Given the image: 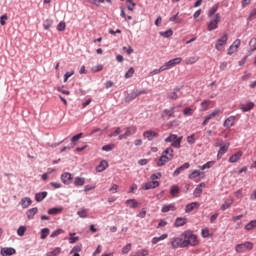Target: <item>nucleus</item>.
I'll return each mask as SVG.
<instances>
[{
    "label": "nucleus",
    "mask_w": 256,
    "mask_h": 256,
    "mask_svg": "<svg viewBox=\"0 0 256 256\" xmlns=\"http://www.w3.org/2000/svg\"><path fill=\"white\" fill-rule=\"evenodd\" d=\"M131 251V243L127 244L122 248V255H127Z\"/></svg>",
    "instance_id": "obj_55"
},
{
    "label": "nucleus",
    "mask_w": 256,
    "mask_h": 256,
    "mask_svg": "<svg viewBox=\"0 0 256 256\" xmlns=\"http://www.w3.org/2000/svg\"><path fill=\"white\" fill-rule=\"evenodd\" d=\"M209 103H211V100H204L201 103V109L202 111H208L209 110Z\"/></svg>",
    "instance_id": "obj_44"
},
{
    "label": "nucleus",
    "mask_w": 256,
    "mask_h": 256,
    "mask_svg": "<svg viewBox=\"0 0 256 256\" xmlns=\"http://www.w3.org/2000/svg\"><path fill=\"white\" fill-rule=\"evenodd\" d=\"M167 97H168V99H171L172 101H176V99H179L177 92H170V93H168Z\"/></svg>",
    "instance_id": "obj_50"
},
{
    "label": "nucleus",
    "mask_w": 256,
    "mask_h": 256,
    "mask_svg": "<svg viewBox=\"0 0 256 256\" xmlns=\"http://www.w3.org/2000/svg\"><path fill=\"white\" fill-rule=\"evenodd\" d=\"M49 235V228H44L41 230V239H47Z\"/></svg>",
    "instance_id": "obj_54"
},
{
    "label": "nucleus",
    "mask_w": 256,
    "mask_h": 256,
    "mask_svg": "<svg viewBox=\"0 0 256 256\" xmlns=\"http://www.w3.org/2000/svg\"><path fill=\"white\" fill-rule=\"evenodd\" d=\"M67 27V25L65 24L64 21L60 22L58 25H57V30L58 31H65V28Z\"/></svg>",
    "instance_id": "obj_61"
},
{
    "label": "nucleus",
    "mask_w": 256,
    "mask_h": 256,
    "mask_svg": "<svg viewBox=\"0 0 256 256\" xmlns=\"http://www.w3.org/2000/svg\"><path fill=\"white\" fill-rule=\"evenodd\" d=\"M202 237L204 238V239H207V237H211V234L209 233V228H204V229H202Z\"/></svg>",
    "instance_id": "obj_57"
},
{
    "label": "nucleus",
    "mask_w": 256,
    "mask_h": 256,
    "mask_svg": "<svg viewBox=\"0 0 256 256\" xmlns=\"http://www.w3.org/2000/svg\"><path fill=\"white\" fill-rule=\"evenodd\" d=\"M203 187H205V182L200 183L193 192L194 197H201V193H203Z\"/></svg>",
    "instance_id": "obj_22"
},
{
    "label": "nucleus",
    "mask_w": 256,
    "mask_h": 256,
    "mask_svg": "<svg viewBox=\"0 0 256 256\" xmlns=\"http://www.w3.org/2000/svg\"><path fill=\"white\" fill-rule=\"evenodd\" d=\"M183 113L186 117H190L191 115H193V109L187 107L184 109Z\"/></svg>",
    "instance_id": "obj_59"
},
{
    "label": "nucleus",
    "mask_w": 256,
    "mask_h": 256,
    "mask_svg": "<svg viewBox=\"0 0 256 256\" xmlns=\"http://www.w3.org/2000/svg\"><path fill=\"white\" fill-rule=\"evenodd\" d=\"M179 15V13H177L176 15L170 17L169 21H172L178 25H181V23H183V19L178 18L177 16Z\"/></svg>",
    "instance_id": "obj_43"
},
{
    "label": "nucleus",
    "mask_w": 256,
    "mask_h": 256,
    "mask_svg": "<svg viewBox=\"0 0 256 256\" xmlns=\"http://www.w3.org/2000/svg\"><path fill=\"white\" fill-rule=\"evenodd\" d=\"M59 253H61V248L56 247L54 250L47 252L46 256H57V255H59Z\"/></svg>",
    "instance_id": "obj_42"
},
{
    "label": "nucleus",
    "mask_w": 256,
    "mask_h": 256,
    "mask_svg": "<svg viewBox=\"0 0 256 256\" xmlns=\"http://www.w3.org/2000/svg\"><path fill=\"white\" fill-rule=\"evenodd\" d=\"M75 187H83L85 185V178L76 177L74 180Z\"/></svg>",
    "instance_id": "obj_32"
},
{
    "label": "nucleus",
    "mask_w": 256,
    "mask_h": 256,
    "mask_svg": "<svg viewBox=\"0 0 256 256\" xmlns=\"http://www.w3.org/2000/svg\"><path fill=\"white\" fill-rule=\"evenodd\" d=\"M181 61H183V58L181 57L171 59L164 64V69L166 71H168V69H173V67H175V65H179Z\"/></svg>",
    "instance_id": "obj_9"
},
{
    "label": "nucleus",
    "mask_w": 256,
    "mask_h": 256,
    "mask_svg": "<svg viewBox=\"0 0 256 256\" xmlns=\"http://www.w3.org/2000/svg\"><path fill=\"white\" fill-rule=\"evenodd\" d=\"M190 164L188 162L184 163L182 166L178 167L174 172H173V176L177 177L179 175H181V171H185V169H189Z\"/></svg>",
    "instance_id": "obj_19"
},
{
    "label": "nucleus",
    "mask_w": 256,
    "mask_h": 256,
    "mask_svg": "<svg viewBox=\"0 0 256 256\" xmlns=\"http://www.w3.org/2000/svg\"><path fill=\"white\" fill-rule=\"evenodd\" d=\"M171 247L172 249H179V247L181 249H184L185 247V244L183 242V237H175L172 239V242H171Z\"/></svg>",
    "instance_id": "obj_8"
},
{
    "label": "nucleus",
    "mask_w": 256,
    "mask_h": 256,
    "mask_svg": "<svg viewBox=\"0 0 256 256\" xmlns=\"http://www.w3.org/2000/svg\"><path fill=\"white\" fill-rule=\"evenodd\" d=\"M233 125H235V116L228 117L223 123V127L226 129H231Z\"/></svg>",
    "instance_id": "obj_16"
},
{
    "label": "nucleus",
    "mask_w": 256,
    "mask_h": 256,
    "mask_svg": "<svg viewBox=\"0 0 256 256\" xmlns=\"http://www.w3.org/2000/svg\"><path fill=\"white\" fill-rule=\"evenodd\" d=\"M61 181L64 185H71V181H73V175L69 172H65L61 175Z\"/></svg>",
    "instance_id": "obj_13"
},
{
    "label": "nucleus",
    "mask_w": 256,
    "mask_h": 256,
    "mask_svg": "<svg viewBox=\"0 0 256 256\" xmlns=\"http://www.w3.org/2000/svg\"><path fill=\"white\" fill-rule=\"evenodd\" d=\"M163 115L164 117H168V118L175 117V107H172L170 110L165 109L163 111Z\"/></svg>",
    "instance_id": "obj_31"
},
{
    "label": "nucleus",
    "mask_w": 256,
    "mask_h": 256,
    "mask_svg": "<svg viewBox=\"0 0 256 256\" xmlns=\"http://www.w3.org/2000/svg\"><path fill=\"white\" fill-rule=\"evenodd\" d=\"M243 157V152L242 151H238L237 153H235L234 155H232L229 158V163H237L238 161L241 160V158Z\"/></svg>",
    "instance_id": "obj_18"
},
{
    "label": "nucleus",
    "mask_w": 256,
    "mask_h": 256,
    "mask_svg": "<svg viewBox=\"0 0 256 256\" xmlns=\"http://www.w3.org/2000/svg\"><path fill=\"white\" fill-rule=\"evenodd\" d=\"M81 137H83V133H79V134L73 136L71 138L72 143H77V141H79V139H81Z\"/></svg>",
    "instance_id": "obj_62"
},
{
    "label": "nucleus",
    "mask_w": 256,
    "mask_h": 256,
    "mask_svg": "<svg viewBox=\"0 0 256 256\" xmlns=\"http://www.w3.org/2000/svg\"><path fill=\"white\" fill-rule=\"evenodd\" d=\"M7 19H9V17H7L6 14H4V15H2V16L0 17V24L2 25V27L7 24V23H6Z\"/></svg>",
    "instance_id": "obj_63"
},
{
    "label": "nucleus",
    "mask_w": 256,
    "mask_h": 256,
    "mask_svg": "<svg viewBox=\"0 0 256 256\" xmlns=\"http://www.w3.org/2000/svg\"><path fill=\"white\" fill-rule=\"evenodd\" d=\"M217 11H219V3L214 4L208 10V31H215L219 27V23H221V14L217 13Z\"/></svg>",
    "instance_id": "obj_1"
},
{
    "label": "nucleus",
    "mask_w": 256,
    "mask_h": 256,
    "mask_svg": "<svg viewBox=\"0 0 256 256\" xmlns=\"http://www.w3.org/2000/svg\"><path fill=\"white\" fill-rule=\"evenodd\" d=\"M147 255H149V250L141 249V250H138L135 254H131L130 256H147Z\"/></svg>",
    "instance_id": "obj_40"
},
{
    "label": "nucleus",
    "mask_w": 256,
    "mask_h": 256,
    "mask_svg": "<svg viewBox=\"0 0 256 256\" xmlns=\"http://www.w3.org/2000/svg\"><path fill=\"white\" fill-rule=\"evenodd\" d=\"M199 207H201V204H199V202L189 203L185 207V213H191V211H195V209H199Z\"/></svg>",
    "instance_id": "obj_15"
},
{
    "label": "nucleus",
    "mask_w": 256,
    "mask_h": 256,
    "mask_svg": "<svg viewBox=\"0 0 256 256\" xmlns=\"http://www.w3.org/2000/svg\"><path fill=\"white\" fill-rule=\"evenodd\" d=\"M61 233H65V231H63V229L55 230L54 232H52V234L50 235V237H51V238L58 237V235H61Z\"/></svg>",
    "instance_id": "obj_58"
},
{
    "label": "nucleus",
    "mask_w": 256,
    "mask_h": 256,
    "mask_svg": "<svg viewBox=\"0 0 256 256\" xmlns=\"http://www.w3.org/2000/svg\"><path fill=\"white\" fill-rule=\"evenodd\" d=\"M173 153V148H166L157 160V167H163L166 163H169V161H173V157L175 156Z\"/></svg>",
    "instance_id": "obj_3"
},
{
    "label": "nucleus",
    "mask_w": 256,
    "mask_h": 256,
    "mask_svg": "<svg viewBox=\"0 0 256 256\" xmlns=\"http://www.w3.org/2000/svg\"><path fill=\"white\" fill-rule=\"evenodd\" d=\"M170 193H171L172 197H175V195H177V193H179V186H177V185L172 186L170 189Z\"/></svg>",
    "instance_id": "obj_49"
},
{
    "label": "nucleus",
    "mask_w": 256,
    "mask_h": 256,
    "mask_svg": "<svg viewBox=\"0 0 256 256\" xmlns=\"http://www.w3.org/2000/svg\"><path fill=\"white\" fill-rule=\"evenodd\" d=\"M229 143L224 144L223 146L220 147V150L218 151L217 158L221 159L223 157L224 153H227L229 151Z\"/></svg>",
    "instance_id": "obj_23"
},
{
    "label": "nucleus",
    "mask_w": 256,
    "mask_h": 256,
    "mask_svg": "<svg viewBox=\"0 0 256 256\" xmlns=\"http://www.w3.org/2000/svg\"><path fill=\"white\" fill-rule=\"evenodd\" d=\"M108 167L109 163L106 160H102L100 164L96 167V171L98 173H103V171H105V169H107Z\"/></svg>",
    "instance_id": "obj_21"
},
{
    "label": "nucleus",
    "mask_w": 256,
    "mask_h": 256,
    "mask_svg": "<svg viewBox=\"0 0 256 256\" xmlns=\"http://www.w3.org/2000/svg\"><path fill=\"white\" fill-rule=\"evenodd\" d=\"M137 133V127L136 126H129L126 128V132L122 135H119L118 139L119 141H122V139H127V137H131V135H135Z\"/></svg>",
    "instance_id": "obj_7"
},
{
    "label": "nucleus",
    "mask_w": 256,
    "mask_h": 256,
    "mask_svg": "<svg viewBox=\"0 0 256 256\" xmlns=\"http://www.w3.org/2000/svg\"><path fill=\"white\" fill-rule=\"evenodd\" d=\"M181 141H183V136H177L176 134H170L166 139L165 143H171V147L175 149H181Z\"/></svg>",
    "instance_id": "obj_4"
},
{
    "label": "nucleus",
    "mask_w": 256,
    "mask_h": 256,
    "mask_svg": "<svg viewBox=\"0 0 256 256\" xmlns=\"http://www.w3.org/2000/svg\"><path fill=\"white\" fill-rule=\"evenodd\" d=\"M143 137L148 139V141H153V139H157V137H159V133L153 130H148L143 133Z\"/></svg>",
    "instance_id": "obj_14"
},
{
    "label": "nucleus",
    "mask_w": 256,
    "mask_h": 256,
    "mask_svg": "<svg viewBox=\"0 0 256 256\" xmlns=\"http://www.w3.org/2000/svg\"><path fill=\"white\" fill-rule=\"evenodd\" d=\"M45 197H47V192H40L35 195V200L37 201V203H41V201H43Z\"/></svg>",
    "instance_id": "obj_35"
},
{
    "label": "nucleus",
    "mask_w": 256,
    "mask_h": 256,
    "mask_svg": "<svg viewBox=\"0 0 256 256\" xmlns=\"http://www.w3.org/2000/svg\"><path fill=\"white\" fill-rule=\"evenodd\" d=\"M135 75V69L133 67L129 68V70L125 74L126 79H131Z\"/></svg>",
    "instance_id": "obj_47"
},
{
    "label": "nucleus",
    "mask_w": 256,
    "mask_h": 256,
    "mask_svg": "<svg viewBox=\"0 0 256 256\" xmlns=\"http://www.w3.org/2000/svg\"><path fill=\"white\" fill-rule=\"evenodd\" d=\"M239 47H241V40L236 39L233 44L229 47L227 54L228 55H233V53H237L239 50Z\"/></svg>",
    "instance_id": "obj_10"
},
{
    "label": "nucleus",
    "mask_w": 256,
    "mask_h": 256,
    "mask_svg": "<svg viewBox=\"0 0 256 256\" xmlns=\"http://www.w3.org/2000/svg\"><path fill=\"white\" fill-rule=\"evenodd\" d=\"M31 203L32 201H31V198L29 197L22 198L20 201V205L22 209H27L31 205Z\"/></svg>",
    "instance_id": "obj_25"
},
{
    "label": "nucleus",
    "mask_w": 256,
    "mask_h": 256,
    "mask_svg": "<svg viewBox=\"0 0 256 256\" xmlns=\"http://www.w3.org/2000/svg\"><path fill=\"white\" fill-rule=\"evenodd\" d=\"M73 75H75V71H71V72H66L64 75V83H67V81H69L70 77H73Z\"/></svg>",
    "instance_id": "obj_52"
},
{
    "label": "nucleus",
    "mask_w": 256,
    "mask_h": 256,
    "mask_svg": "<svg viewBox=\"0 0 256 256\" xmlns=\"http://www.w3.org/2000/svg\"><path fill=\"white\" fill-rule=\"evenodd\" d=\"M197 61H199V57L192 56V57L185 60V64L186 65H193L194 63H197Z\"/></svg>",
    "instance_id": "obj_39"
},
{
    "label": "nucleus",
    "mask_w": 256,
    "mask_h": 256,
    "mask_svg": "<svg viewBox=\"0 0 256 256\" xmlns=\"http://www.w3.org/2000/svg\"><path fill=\"white\" fill-rule=\"evenodd\" d=\"M255 227H256V220H252L248 224L245 225L244 229L246 231H253V229H255Z\"/></svg>",
    "instance_id": "obj_36"
},
{
    "label": "nucleus",
    "mask_w": 256,
    "mask_h": 256,
    "mask_svg": "<svg viewBox=\"0 0 256 256\" xmlns=\"http://www.w3.org/2000/svg\"><path fill=\"white\" fill-rule=\"evenodd\" d=\"M161 37L169 38L173 35V30L169 29L164 32H160Z\"/></svg>",
    "instance_id": "obj_48"
},
{
    "label": "nucleus",
    "mask_w": 256,
    "mask_h": 256,
    "mask_svg": "<svg viewBox=\"0 0 256 256\" xmlns=\"http://www.w3.org/2000/svg\"><path fill=\"white\" fill-rule=\"evenodd\" d=\"M82 250H83V245H76L72 248V250L70 251V254L81 253Z\"/></svg>",
    "instance_id": "obj_46"
},
{
    "label": "nucleus",
    "mask_w": 256,
    "mask_h": 256,
    "mask_svg": "<svg viewBox=\"0 0 256 256\" xmlns=\"http://www.w3.org/2000/svg\"><path fill=\"white\" fill-rule=\"evenodd\" d=\"M202 173L199 170H194L191 174L188 175L190 179H197V177H201Z\"/></svg>",
    "instance_id": "obj_41"
},
{
    "label": "nucleus",
    "mask_w": 256,
    "mask_h": 256,
    "mask_svg": "<svg viewBox=\"0 0 256 256\" xmlns=\"http://www.w3.org/2000/svg\"><path fill=\"white\" fill-rule=\"evenodd\" d=\"M36 213H39V209L34 207L26 212L27 219L31 220L35 217Z\"/></svg>",
    "instance_id": "obj_26"
},
{
    "label": "nucleus",
    "mask_w": 256,
    "mask_h": 256,
    "mask_svg": "<svg viewBox=\"0 0 256 256\" xmlns=\"http://www.w3.org/2000/svg\"><path fill=\"white\" fill-rule=\"evenodd\" d=\"M92 73H99V71H103V65L98 64L97 66L92 67Z\"/></svg>",
    "instance_id": "obj_53"
},
{
    "label": "nucleus",
    "mask_w": 256,
    "mask_h": 256,
    "mask_svg": "<svg viewBox=\"0 0 256 256\" xmlns=\"http://www.w3.org/2000/svg\"><path fill=\"white\" fill-rule=\"evenodd\" d=\"M168 235L167 234H162L160 237H154L152 239V245H157L159 241H165L167 239Z\"/></svg>",
    "instance_id": "obj_34"
},
{
    "label": "nucleus",
    "mask_w": 256,
    "mask_h": 256,
    "mask_svg": "<svg viewBox=\"0 0 256 256\" xmlns=\"http://www.w3.org/2000/svg\"><path fill=\"white\" fill-rule=\"evenodd\" d=\"M253 247H254L253 242L246 241L244 243L237 244L235 246V251L236 253H246V251H252Z\"/></svg>",
    "instance_id": "obj_5"
},
{
    "label": "nucleus",
    "mask_w": 256,
    "mask_h": 256,
    "mask_svg": "<svg viewBox=\"0 0 256 256\" xmlns=\"http://www.w3.org/2000/svg\"><path fill=\"white\" fill-rule=\"evenodd\" d=\"M181 237L184 242V247H197V245H199V238H197V235L191 230L184 231Z\"/></svg>",
    "instance_id": "obj_2"
},
{
    "label": "nucleus",
    "mask_w": 256,
    "mask_h": 256,
    "mask_svg": "<svg viewBox=\"0 0 256 256\" xmlns=\"http://www.w3.org/2000/svg\"><path fill=\"white\" fill-rule=\"evenodd\" d=\"M115 144H107L102 147V151H113Z\"/></svg>",
    "instance_id": "obj_51"
},
{
    "label": "nucleus",
    "mask_w": 256,
    "mask_h": 256,
    "mask_svg": "<svg viewBox=\"0 0 256 256\" xmlns=\"http://www.w3.org/2000/svg\"><path fill=\"white\" fill-rule=\"evenodd\" d=\"M156 187H159V181H155V180L147 182L144 185L145 191H149V189H156Z\"/></svg>",
    "instance_id": "obj_20"
},
{
    "label": "nucleus",
    "mask_w": 256,
    "mask_h": 256,
    "mask_svg": "<svg viewBox=\"0 0 256 256\" xmlns=\"http://www.w3.org/2000/svg\"><path fill=\"white\" fill-rule=\"evenodd\" d=\"M163 71H166L164 65H162L159 69H155V70L151 71V72L149 73V76H150V77H153V76H155V75H159V73H163Z\"/></svg>",
    "instance_id": "obj_38"
},
{
    "label": "nucleus",
    "mask_w": 256,
    "mask_h": 256,
    "mask_svg": "<svg viewBox=\"0 0 256 256\" xmlns=\"http://www.w3.org/2000/svg\"><path fill=\"white\" fill-rule=\"evenodd\" d=\"M227 41H229V35L224 33L215 43V49L217 51H223L227 45Z\"/></svg>",
    "instance_id": "obj_6"
},
{
    "label": "nucleus",
    "mask_w": 256,
    "mask_h": 256,
    "mask_svg": "<svg viewBox=\"0 0 256 256\" xmlns=\"http://www.w3.org/2000/svg\"><path fill=\"white\" fill-rule=\"evenodd\" d=\"M219 113H221V109H215L212 113L208 114L202 123L203 127H205V125L209 123L210 119H214V117H217Z\"/></svg>",
    "instance_id": "obj_12"
},
{
    "label": "nucleus",
    "mask_w": 256,
    "mask_h": 256,
    "mask_svg": "<svg viewBox=\"0 0 256 256\" xmlns=\"http://www.w3.org/2000/svg\"><path fill=\"white\" fill-rule=\"evenodd\" d=\"M43 27L46 31H49V29H51V27H53V20L52 19H46L43 22Z\"/></svg>",
    "instance_id": "obj_37"
},
{
    "label": "nucleus",
    "mask_w": 256,
    "mask_h": 256,
    "mask_svg": "<svg viewBox=\"0 0 256 256\" xmlns=\"http://www.w3.org/2000/svg\"><path fill=\"white\" fill-rule=\"evenodd\" d=\"M126 205L130 209H137V207H139V202H137V200H135V199H128L126 201Z\"/></svg>",
    "instance_id": "obj_27"
},
{
    "label": "nucleus",
    "mask_w": 256,
    "mask_h": 256,
    "mask_svg": "<svg viewBox=\"0 0 256 256\" xmlns=\"http://www.w3.org/2000/svg\"><path fill=\"white\" fill-rule=\"evenodd\" d=\"M162 213H169V211H177V207L174 204H166L162 206Z\"/></svg>",
    "instance_id": "obj_24"
},
{
    "label": "nucleus",
    "mask_w": 256,
    "mask_h": 256,
    "mask_svg": "<svg viewBox=\"0 0 256 256\" xmlns=\"http://www.w3.org/2000/svg\"><path fill=\"white\" fill-rule=\"evenodd\" d=\"M183 225H187L186 217H178L175 221V227H183Z\"/></svg>",
    "instance_id": "obj_29"
},
{
    "label": "nucleus",
    "mask_w": 256,
    "mask_h": 256,
    "mask_svg": "<svg viewBox=\"0 0 256 256\" xmlns=\"http://www.w3.org/2000/svg\"><path fill=\"white\" fill-rule=\"evenodd\" d=\"M77 215L81 219H87L89 217V210H87L86 208H81L80 210L77 211Z\"/></svg>",
    "instance_id": "obj_28"
},
{
    "label": "nucleus",
    "mask_w": 256,
    "mask_h": 256,
    "mask_svg": "<svg viewBox=\"0 0 256 256\" xmlns=\"http://www.w3.org/2000/svg\"><path fill=\"white\" fill-rule=\"evenodd\" d=\"M195 134H192L190 136L187 137V143H189V145H195Z\"/></svg>",
    "instance_id": "obj_56"
},
{
    "label": "nucleus",
    "mask_w": 256,
    "mask_h": 256,
    "mask_svg": "<svg viewBox=\"0 0 256 256\" xmlns=\"http://www.w3.org/2000/svg\"><path fill=\"white\" fill-rule=\"evenodd\" d=\"M234 201L235 200H233V198L225 200V202L221 205L222 211H227V209L233 205Z\"/></svg>",
    "instance_id": "obj_30"
},
{
    "label": "nucleus",
    "mask_w": 256,
    "mask_h": 256,
    "mask_svg": "<svg viewBox=\"0 0 256 256\" xmlns=\"http://www.w3.org/2000/svg\"><path fill=\"white\" fill-rule=\"evenodd\" d=\"M59 213H63V207L51 208L48 210V215H59Z\"/></svg>",
    "instance_id": "obj_33"
},
{
    "label": "nucleus",
    "mask_w": 256,
    "mask_h": 256,
    "mask_svg": "<svg viewBox=\"0 0 256 256\" xmlns=\"http://www.w3.org/2000/svg\"><path fill=\"white\" fill-rule=\"evenodd\" d=\"M254 107H255V103H253V102H251V101H248V102H246V103H244V104H240L239 109H240V111H242L243 113H247V112L253 110Z\"/></svg>",
    "instance_id": "obj_11"
},
{
    "label": "nucleus",
    "mask_w": 256,
    "mask_h": 256,
    "mask_svg": "<svg viewBox=\"0 0 256 256\" xmlns=\"http://www.w3.org/2000/svg\"><path fill=\"white\" fill-rule=\"evenodd\" d=\"M117 135H121V127H117L114 132L109 134V137H117Z\"/></svg>",
    "instance_id": "obj_60"
},
{
    "label": "nucleus",
    "mask_w": 256,
    "mask_h": 256,
    "mask_svg": "<svg viewBox=\"0 0 256 256\" xmlns=\"http://www.w3.org/2000/svg\"><path fill=\"white\" fill-rule=\"evenodd\" d=\"M119 190V185L113 184L112 187L109 189L110 193H117Z\"/></svg>",
    "instance_id": "obj_64"
},
{
    "label": "nucleus",
    "mask_w": 256,
    "mask_h": 256,
    "mask_svg": "<svg viewBox=\"0 0 256 256\" xmlns=\"http://www.w3.org/2000/svg\"><path fill=\"white\" fill-rule=\"evenodd\" d=\"M26 231H27V227H25V226H20V227L18 228V230H17V235H18L19 237H23V235H25Z\"/></svg>",
    "instance_id": "obj_45"
},
{
    "label": "nucleus",
    "mask_w": 256,
    "mask_h": 256,
    "mask_svg": "<svg viewBox=\"0 0 256 256\" xmlns=\"http://www.w3.org/2000/svg\"><path fill=\"white\" fill-rule=\"evenodd\" d=\"M15 253H17V250H15V248H2L0 251V254L2 256H11L15 255Z\"/></svg>",
    "instance_id": "obj_17"
}]
</instances>
